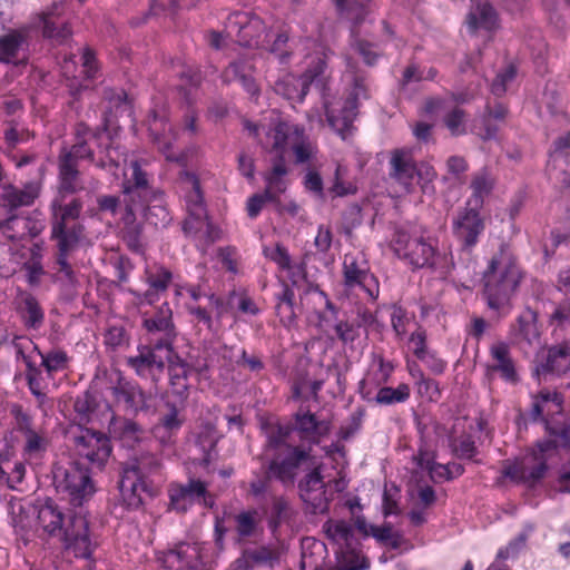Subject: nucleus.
<instances>
[{
  "label": "nucleus",
  "mask_w": 570,
  "mask_h": 570,
  "mask_svg": "<svg viewBox=\"0 0 570 570\" xmlns=\"http://www.w3.org/2000/svg\"><path fill=\"white\" fill-rule=\"evenodd\" d=\"M265 30L263 20L250 12L235 11L225 22L227 37L244 47L259 46L262 32Z\"/></svg>",
  "instance_id": "2eb2a0df"
},
{
  "label": "nucleus",
  "mask_w": 570,
  "mask_h": 570,
  "mask_svg": "<svg viewBox=\"0 0 570 570\" xmlns=\"http://www.w3.org/2000/svg\"><path fill=\"white\" fill-rule=\"evenodd\" d=\"M144 325L148 332H159L166 336H174V324L171 321V309L165 303L159 311L149 318L144 321Z\"/></svg>",
  "instance_id": "603ef678"
},
{
  "label": "nucleus",
  "mask_w": 570,
  "mask_h": 570,
  "mask_svg": "<svg viewBox=\"0 0 570 570\" xmlns=\"http://www.w3.org/2000/svg\"><path fill=\"white\" fill-rule=\"evenodd\" d=\"M11 414L14 419V429L22 438L39 430L35 425L33 417L28 412L23 411L22 406L14 405L11 410Z\"/></svg>",
  "instance_id": "0e129e2a"
},
{
  "label": "nucleus",
  "mask_w": 570,
  "mask_h": 570,
  "mask_svg": "<svg viewBox=\"0 0 570 570\" xmlns=\"http://www.w3.org/2000/svg\"><path fill=\"white\" fill-rule=\"evenodd\" d=\"M35 350L38 351V354L41 357V365L46 368L49 375L66 367L68 356L63 351H51L45 354L39 351L37 346H35Z\"/></svg>",
  "instance_id": "e2e57ef3"
},
{
  "label": "nucleus",
  "mask_w": 570,
  "mask_h": 570,
  "mask_svg": "<svg viewBox=\"0 0 570 570\" xmlns=\"http://www.w3.org/2000/svg\"><path fill=\"white\" fill-rule=\"evenodd\" d=\"M160 129L165 131L166 124L163 118H160L156 112H153V116L149 119V132L154 144L167 160L183 163L184 156L174 151L173 144L176 137L175 132L173 131V127L168 126L167 135L161 132Z\"/></svg>",
  "instance_id": "c756f323"
},
{
  "label": "nucleus",
  "mask_w": 570,
  "mask_h": 570,
  "mask_svg": "<svg viewBox=\"0 0 570 570\" xmlns=\"http://www.w3.org/2000/svg\"><path fill=\"white\" fill-rule=\"evenodd\" d=\"M490 355L493 363L488 366V372L499 373L505 382L515 384L519 376L509 346L499 342L491 346Z\"/></svg>",
  "instance_id": "2f4dec72"
},
{
  "label": "nucleus",
  "mask_w": 570,
  "mask_h": 570,
  "mask_svg": "<svg viewBox=\"0 0 570 570\" xmlns=\"http://www.w3.org/2000/svg\"><path fill=\"white\" fill-rule=\"evenodd\" d=\"M346 78L350 81L347 97L336 106L325 102V116L330 127L343 139L352 136L360 100L370 98L368 75L358 68L352 57H346Z\"/></svg>",
  "instance_id": "423d86ee"
},
{
  "label": "nucleus",
  "mask_w": 570,
  "mask_h": 570,
  "mask_svg": "<svg viewBox=\"0 0 570 570\" xmlns=\"http://www.w3.org/2000/svg\"><path fill=\"white\" fill-rule=\"evenodd\" d=\"M112 433L121 441L124 446L135 448L136 444L141 442L145 431L131 420H121L115 423Z\"/></svg>",
  "instance_id": "09e8293b"
},
{
  "label": "nucleus",
  "mask_w": 570,
  "mask_h": 570,
  "mask_svg": "<svg viewBox=\"0 0 570 570\" xmlns=\"http://www.w3.org/2000/svg\"><path fill=\"white\" fill-rule=\"evenodd\" d=\"M549 438L538 442V458H546L558 448H570V426L552 428L547 424L546 426Z\"/></svg>",
  "instance_id": "79ce46f5"
},
{
  "label": "nucleus",
  "mask_w": 570,
  "mask_h": 570,
  "mask_svg": "<svg viewBox=\"0 0 570 570\" xmlns=\"http://www.w3.org/2000/svg\"><path fill=\"white\" fill-rule=\"evenodd\" d=\"M265 435L264 453L262 456L264 475L250 482V493L255 498L269 492L272 479L283 485H293L298 470L311 460L309 450L293 445L288 442L291 429L278 422H265L262 425Z\"/></svg>",
  "instance_id": "f03ea898"
},
{
  "label": "nucleus",
  "mask_w": 570,
  "mask_h": 570,
  "mask_svg": "<svg viewBox=\"0 0 570 570\" xmlns=\"http://www.w3.org/2000/svg\"><path fill=\"white\" fill-rule=\"evenodd\" d=\"M547 471V459L533 454L505 466L504 474L511 480L533 487L544 478Z\"/></svg>",
  "instance_id": "5701e85b"
},
{
  "label": "nucleus",
  "mask_w": 570,
  "mask_h": 570,
  "mask_svg": "<svg viewBox=\"0 0 570 570\" xmlns=\"http://www.w3.org/2000/svg\"><path fill=\"white\" fill-rule=\"evenodd\" d=\"M83 237V226L79 223L71 225L51 224V239L56 243L55 256H70Z\"/></svg>",
  "instance_id": "c85d7f7f"
},
{
  "label": "nucleus",
  "mask_w": 570,
  "mask_h": 570,
  "mask_svg": "<svg viewBox=\"0 0 570 570\" xmlns=\"http://www.w3.org/2000/svg\"><path fill=\"white\" fill-rule=\"evenodd\" d=\"M29 28L19 30L6 29L0 22V61L12 62L19 52L28 46Z\"/></svg>",
  "instance_id": "473e14b6"
},
{
  "label": "nucleus",
  "mask_w": 570,
  "mask_h": 570,
  "mask_svg": "<svg viewBox=\"0 0 570 570\" xmlns=\"http://www.w3.org/2000/svg\"><path fill=\"white\" fill-rule=\"evenodd\" d=\"M570 372V344L562 343L548 348L542 362L535 365L533 375L547 381L549 375H562Z\"/></svg>",
  "instance_id": "b1692460"
},
{
  "label": "nucleus",
  "mask_w": 570,
  "mask_h": 570,
  "mask_svg": "<svg viewBox=\"0 0 570 570\" xmlns=\"http://www.w3.org/2000/svg\"><path fill=\"white\" fill-rule=\"evenodd\" d=\"M512 331L517 340L525 341L529 344L539 340L538 313L531 307L524 308L518 316L517 324Z\"/></svg>",
  "instance_id": "a19ab883"
},
{
  "label": "nucleus",
  "mask_w": 570,
  "mask_h": 570,
  "mask_svg": "<svg viewBox=\"0 0 570 570\" xmlns=\"http://www.w3.org/2000/svg\"><path fill=\"white\" fill-rule=\"evenodd\" d=\"M466 24L471 32H475L479 29L490 31L495 27L497 12L489 0H471Z\"/></svg>",
  "instance_id": "f704fd0d"
},
{
  "label": "nucleus",
  "mask_w": 570,
  "mask_h": 570,
  "mask_svg": "<svg viewBox=\"0 0 570 570\" xmlns=\"http://www.w3.org/2000/svg\"><path fill=\"white\" fill-rule=\"evenodd\" d=\"M292 132L287 139V144L284 146V148L274 150L276 154L284 155L285 149L291 146L294 155L295 160L297 164H304L309 160L312 155V147L309 144H306L301 139V135L303 134V130L299 129L297 126L291 125Z\"/></svg>",
  "instance_id": "5fc2aeb1"
},
{
  "label": "nucleus",
  "mask_w": 570,
  "mask_h": 570,
  "mask_svg": "<svg viewBox=\"0 0 570 570\" xmlns=\"http://www.w3.org/2000/svg\"><path fill=\"white\" fill-rule=\"evenodd\" d=\"M39 194V185L37 183H28L22 189L13 186L6 188L2 196L3 202L10 208V212L22 206H30Z\"/></svg>",
  "instance_id": "c03bdc74"
},
{
  "label": "nucleus",
  "mask_w": 570,
  "mask_h": 570,
  "mask_svg": "<svg viewBox=\"0 0 570 570\" xmlns=\"http://www.w3.org/2000/svg\"><path fill=\"white\" fill-rule=\"evenodd\" d=\"M295 294L287 283L282 284V292L276 294V314L283 323H292L295 320Z\"/></svg>",
  "instance_id": "864d4df0"
},
{
  "label": "nucleus",
  "mask_w": 570,
  "mask_h": 570,
  "mask_svg": "<svg viewBox=\"0 0 570 570\" xmlns=\"http://www.w3.org/2000/svg\"><path fill=\"white\" fill-rule=\"evenodd\" d=\"M394 252L414 268H432L448 272L453 265V257L440 254L430 238L412 237L406 232L397 230L394 237Z\"/></svg>",
  "instance_id": "0eeeda50"
},
{
  "label": "nucleus",
  "mask_w": 570,
  "mask_h": 570,
  "mask_svg": "<svg viewBox=\"0 0 570 570\" xmlns=\"http://www.w3.org/2000/svg\"><path fill=\"white\" fill-rule=\"evenodd\" d=\"M122 239L127 247L136 254L144 252L142 226L137 222V215L131 208H126L124 215Z\"/></svg>",
  "instance_id": "37998d69"
},
{
  "label": "nucleus",
  "mask_w": 570,
  "mask_h": 570,
  "mask_svg": "<svg viewBox=\"0 0 570 570\" xmlns=\"http://www.w3.org/2000/svg\"><path fill=\"white\" fill-rule=\"evenodd\" d=\"M301 499L312 508L313 513H323L328 508V499L320 466H313L299 481Z\"/></svg>",
  "instance_id": "aec40b11"
},
{
  "label": "nucleus",
  "mask_w": 570,
  "mask_h": 570,
  "mask_svg": "<svg viewBox=\"0 0 570 570\" xmlns=\"http://www.w3.org/2000/svg\"><path fill=\"white\" fill-rule=\"evenodd\" d=\"M243 125L249 135L258 139L262 148L268 151L284 148L293 129L288 122L284 121H277L267 126L244 120Z\"/></svg>",
  "instance_id": "6ab92c4d"
},
{
  "label": "nucleus",
  "mask_w": 570,
  "mask_h": 570,
  "mask_svg": "<svg viewBox=\"0 0 570 570\" xmlns=\"http://www.w3.org/2000/svg\"><path fill=\"white\" fill-rule=\"evenodd\" d=\"M279 561V552L271 546H259L256 548H246L242 556L237 558L233 566L235 570H253L256 567L274 566Z\"/></svg>",
  "instance_id": "cd10ccee"
},
{
  "label": "nucleus",
  "mask_w": 570,
  "mask_h": 570,
  "mask_svg": "<svg viewBox=\"0 0 570 570\" xmlns=\"http://www.w3.org/2000/svg\"><path fill=\"white\" fill-rule=\"evenodd\" d=\"M533 531L534 525L532 523H525L521 532L512 539L504 549L499 550L498 558L508 559L517 556L524 548L527 540Z\"/></svg>",
  "instance_id": "13d9d810"
},
{
  "label": "nucleus",
  "mask_w": 570,
  "mask_h": 570,
  "mask_svg": "<svg viewBox=\"0 0 570 570\" xmlns=\"http://www.w3.org/2000/svg\"><path fill=\"white\" fill-rule=\"evenodd\" d=\"M73 446L78 456L97 470L104 469L112 452L109 436L91 429L79 430L73 435Z\"/></svg>",
  "instance_id": "f8f14e48"
},
{
  "label": "nucleus",
  "mask_w": 570,
  "mask_h": 570,
  "mask_svg": "<svg viewBox=\"0 0 570 570\" xmlns=\"http://www.w3.org/2000/svg\"><path fill=\"white\" fill-rule=\"evenodd\" d=\"M68 2L69 0L55 1L33 18L30 28L40 31L53 45H66L72 36L69 22L62 19Z\"/></svg>",
  "instance_id": "ddd939ff"
},
{
  "label": "nucleus",
  "mask_w": 570,
  "mask_h": 570,
  "mask_svg": "<svg viewBox=\"0 0 570 570\" xmlns=\"http://www.w3.org/2000/svg\"><path fill=\"white\" fill-rule=\"evenodd\" d=\"M127 365L138 377L150 383L155 389L163 380L166 368V363L163 362L160 355L157 356L140 346H138L136 355L127 358Z\"/></svg>",
  "instance_id": "412c9836"
},
{
  "label": "nucleus",
  "mask_w": 570,
  "mask_h": 570,
  "mask_svg": "<svg viewBox=\"0 0 570 570\" xmlns=\"http://www.w3.org/2000/svg\"><path fill=\"white\" fill-rule=\"evenodd\" d=\"M346 167L337 165L334 171L333 184L328 188L327 193L332 197H344L356 193V186L352 183H345L344 176L346 174Z\"/></svg>",
  "instance_id": "052dcab7"
},
{
  "label": "nucleus",
  "mask_w": 570,
  "mask_h": 570,
  "mask_svg": "<svg viewBox=\"0 0 570 570\" xmlns=\"http://www.w3.org/2000/svg\"><path fill=\"white\" fill-rule=\"evenodd\" d=\"M325 62L318 59L314 67L301 77L285 73L275 80L274 90L286 99L302 102L312 88L318 92L325 89Z\"/></svg>",
  "instance_id": "9d476101"
},
{
  "label": "nucleus",
  "mask_w": 570,
  "mask_h": 570,
  "mask_svg": "<svg viewBox=\"0 0 570 570\" xmlns=\"http://www.w3.org/2000/svg\"><path fill=\"white\" fill-rule=\"evenodd\" d=\"M130 176L125 174L122 196L126 208H131L136 215L154 227H166L170 216L164 205V193L149 184L148 174L141 169L138 160H131Z\"/></svg>",
  "instance_id": "7ed1b4c3"
},
{
  "label": "nucleus",
  "mask_w": 570,
  "mask_h": 570,
  "mask_svg": "<svg viewBox=\"0 0 570 570\" xmlns=\"http://www.w3.org/2000/svg\"><path fill=\"white\" fill-rule=\"evenodd\" d=\"M82 206L83 204L80 198L75 197L67 202L66 198L62 200V196L59 195V197L51 203V224L71 225L72 223H77Z\"/></svg>",
  "instance_id": "ea45409f"
},
{
  "label": "nucleus",
  "mask_w": 570,
  "mask_h": 570,
  "mask_svg": "<svg viewBox=\"0 0 570 570\" xmlns=\"http://www.w3.org/2000/svg\"><path fill=\"white\" fill-rule=\"evenodd\" d=\"M282 426L289 428L291 433L296 431L299 439L308 445L318 444L321 440L330 433L331 423L326 420H320L309 410L301 407L294 414V424H281ZM304 448V445H302ZM306 449V446H305ZM311 451V446H307Z\"/></svg>",
  "instance_id": "a211bd4d"
},
{
  "label": "nucleus",
  "mask_w": 570,
  "mask_h": 570,
  "mask_svg": "<svg viewBox=\"0 0 570 570\" xmlns=\"http://www.w3.org/2000/svg\"><path fill=\"white\" fill-rule=\"evenodd\" d=\"M479 207L466 205L460 208L452 219V232L454 237L464 246L465 250L474 248L484 233L485 223L481 217Z\"/></svg>",
  "instance_id": "dca6fc26"
},
{
  "label": "nucleus",
  "mask_w": 570,
  "mask_h": 570,
  "mask_svg": "<svg viewBox=\"0 0 570 570\" xmlns=\"http://www.w3.org/2000/svg\"><path fill=\"white\" fill-rule=\"evenodd\" d=\"M390 176L396 183L410 191L414 185H421L423 189L432 183L436 173L426 163H416L412 149L400 148L392 151L390 159Z\"/></svg>",
  "instance_id": "1a4fd4ad"
},
{
  "label": "nucleus",
  "mask_w": 570,
  "mask_h": 570,
  "mask_svg": "<svg viewBox=\"0 0 570 570\" xmlns=\"http://www.w3.org/2000/svg\"><path fill=\"white\" fill-rule=\"evenodd\" d=\"M521 277L518 264L508 252L500 250L495 254L483 272V296L488 307L499 315L507 314Z\"/></svg>",
  "instance_id": "39448f33"
},
{
  "label": "nucleus",
  "mask_w": 570,
  "mask_h": 570,
  "mask_svg": "<svg viewBox=\"0 0 570 570\" xmlns=\"http://www.w3.org/2000/svg\"><path fill=\"white\" fill-rule=\"evenodd\" d=\"M493 181L485 168L478 171L471 181V188L473 190L472 196L466 202L469 206L481 207L483 199L492 190Z\"/></svg>",
  "instance_id": "8fccbe9b"
},
{
  "label": "nucleus",
  "mask_w": 570,
  "mask_h": 570,
  "mask_svg": "<svg viewBox=\"0 0 570 570\" xmlns=\"http://www.w3.org/2000/svg\"><path fill=\"white\" fill-rule=\"evenodd\" d=\"M169 381L188 380L191 373V366L184 361L177 353L166 362Z\"/></svg>",
  "instance_id": "69168bd1"
},
{
  "label": "nucleus",
  "mask_w": 570,
  "mask_h": 570,
  "mask_svg": "<svg viewBox=\"0 0 570 570\" xmlns=\"http://www.w3.org/2000/svg\"><path fill=\"white\" fill-rule=\"evenodd\" d=\"M287 174L288 168L284 155L276 154L272 159L271 168L264 174V180L266 183L264 191L277 202L279 196L285 193L287 188Z\"/></svg>",
  "instance_id": "72a5a7b5"
},
{
  "label": "nucleus",
  "mask_w": 570,
  "mask_h": 570,
  "mask_svg": "<svg viewBox=\"0 0 570 570\" xmlns=\"http://www.w3.org/2000/svg\"><path fill=\"white\" fill-rule=\"evenodd\" d=\"M82 159L90 160L95 165L96 150L94 148L90 149L83 128L81 127V124H79L77 127L76 142L68 151L60 155L59 160H69L68 163L78 167V160Z\"/></svg>",
  "instance_id": "a18cd8bd"
},
{
  "label": "nucleus",
  "mask_w": 570,
  "mask_h": 570,
  "mask_svg": "<svg viewBox=\"0 0 570 570\" xmlns=\"http://www.w3.org/2000/svg\"><path fill=\"white\" fill-rule=\"evenodd\" d=\"M104 124L109 126L114 119L130 111V102L122 89L105 88L104 90Z\"/></svg>",
  "instance_id": "4c0bfd02"
},
{
  "label": "nucleus",
  "mask_w": 570,
  "mask_h": 570,
  "mask_svg": "<svg viewBox=\"0 0 570 570\" xmlns=\"http://www.w3.org/2000/svg\"><path fill=\"white\" fill-rule=\"evenodd\" d=\"M197 557L195 548L181 543L164 557V567L169 570H193L191 560Z\"/></svg>",
  "instance_id": "49530a36"
},
{
  "label": "nucleus",
  "mask_w": 570,
  "mask_h": 570,
  "mask_svg": "<svg viewBox=\"0 0 570 570\" xmlns=\"http://www.w3.org/2000/svg\"><path fill=\"white\" fill-rule=\"evenodd\" d=\"M268 40L266 45L262 42V47L267 51L268 63H277L282 69L285 68L292 58L293 48L286 31L273 35H266Z\"/></svg>",
  "instance_id": "c9c22d12"
},
{
  "label": "nucleus",
  "mask_w": 570,
  "mask_h": 570,
  "mask_svg": "<svg viewBox=\"0 0 570 570\" xmlns=\"http://www.w3.org/2000/svg\"><path fill=\"white\" fill-rule=\"evenodd\" d=\"M267 527L274 538H278L279 528L288 523L295 514L289 500L284 495H272L267 510Z\"/></svg>",
  "instance_id": "e433bc0d"
},
{
  "label": "nucleus",
  "mask_w": 570,
  "mask_h": 570,
  "mask_svg": "<svg viewBox=\"0 0 570 570\" xmlns=\"http://www.w3.org/2000/svg\"><path fill=\"white\" fill-rule=\"evenodd\" d=\"M343 274L345 285L350 288L360 287L371 296H379L377 278L365 266H361L355 257L345 256L343 264Z\"/></svg>",
  "instance_id": "393cba45"
},
{
  "label": "nucleus",
  "mask_w": 570,
  "mask_h": 570,
  "mask_svg": "<svg viewBox=\"0 0 570 570\" xmlns=\"http://www.w3.org/2000/svg\"><path fill=\"white\" fill-rule=\"evenodd\" d=\"M252 65L245 59L239 58L232 61L223 71L222 80L224 83L229 85L234 81H240L252 72Z\"/></svg>",
  "instance_id": "bf43d9fd"
},
{
  "label": "nucleus",
  "mask_w": 570,
  "mask_h": 570,
  "mask_svg": "<svg viewBox=\"0 0 570 570\" xmlns=\"http://www.w3.org/2000/svg\"><path fill=\"white\" fill-rule=\"evenodd\" d=\"M170 509L184 513L191 505L203 501L205 505H212L208 502L209 494L206 483L198 479H189L187 483H173L168 489Z\"/></svg>",
  "instance_id": "f3484780"
},
{
  "label": "nucleus",
  "mask_w": 570,
  "mask_h": 570,
  "mask_svg": "<svg viewBox=\"0 0 570 570\" xmlns=\"http://www.w3.org/2000/svg\"><path fill=\"white\" fill-rule=\"evenodd\" d=\"M23 441L22 454L28 461L39 460L47 452L49 442L42 429L23 436Z\"/></svg>",
  "instance_id": "3c124183"
},
{
  "label": "nucleus",
  "mask_w": 570,
  "mask_h": 570,
  "mask_svg": "<svg viewBox=\"0 0 570 570\" xmlns=\"http://www.w3.org/2000/svg\"><path fill=\"white\" fill-rule=\"evenodd\" d=\"M73 407L80 421L88 422L96 409V400L90 392H85L77 396Z\"/></svg>",
  "instance_id": "774afa93"
},
{
  "label": "nucleus",
  "mask_w": 570,
  "mask_h": 570,
  "mask_svg": "<svg viewBox=\"0 0 570 570\" xmlns=\"http://www.w3.org/2000/svg\"><path fill=\"white\" fill-rule=\"evenodd\" d=\"M56 278L63 284L75 287L78 284L77 274L69 263V256H55Z\"/></svg>",
  "instance_id": "680f3d73"
},
{
  "label": "nucleus",
  "mask_w": 570,
  "mask_h": 570,
  "mask_svg": "<svg viewBox=\"0 0 570 570\" xmlns=\"http://www.w3.org/2000/svg\"><path fill=\"white\" fill-rule=\"evenodd\" d=\"M410 397V387L407 384H400L397 387H381L374 401L381 405H392L395 403H403Z\"/></svg>",
  "instance_id": "4d7b16f0"
},
{
  "label": "nucleus",
  "mask_w": 570,
  "mask_h": 570,
  "mask_svg": "<svg viewBox=\"0 0 570 570\" xmlns=\"http://www.w3.org/2000/svg\"><path fill=\"white\" fill-rule=\"evenodd\" d=\"M338 16L351 22V48L362 57L364 63L373 67L381 57L377 46L363 39L357 27L366 21L372 11V0H333Z\"/></svg>",
  "instance_id": "6e6552de"
},
{
  "label": "nucleus",
  "mask_w": 570,
  "mask_h": 570,
  "mask_svg": "<svg viewBox=\"0 0 570 570\" xmlns=\"http://www.w3.org/2000/svg\"><path fill=\"white\" fill-rule=\"evenodd\" d=\"M327 538L344 544L336 551L337 570H365L370 567L365 558L352 547L353 527L344 520H328L323 525Z\"/></svg>",
  "instance_id": "9b49d317"
},
{
  "label": "nucleus",
  "mask_w": 570,
  "mask_h": 570,
  "mask_svg": "<svg viewBox=\"0 0 570 570\" xmlns=\"http://www.w3.org/2000/svg\"><path fill=\"white\" fill-rule=\"evenodd\" d=\"M173 281V274L169 269L159 266L155 269L146 271V283L148 288L145 292L132 291L134 296L144 304H154L159 301Z\"/></svg>",
  "instance_id": "bb28decb"
},
{
  "label": "nucleus",
  "mask_w": 570,
  "mask_h": 570,
  "mask_svg": "<svg viewBox=\"0 0 570 570\" xmlns=\"http://www.w3.org/2000/svg\"><path fill=\"white\" fill-rule=\"evenodd\" d=\"M553 146L548 160L549 175L552 177L553 171L559 170L556 175V179L561 183L562 187L569 188L570 170H568V167L570 158V134L558 138Z\"/></svg>",
  "instance_id": "a878e982"
},
{
  "label": "nucleus",
  "mask_w": 570,
  "mask_h": 570,
  "mask_svg": "<svg viewBox=\"0 0 570 570\" xmlns=\"http://www.w3.org/2000/svg\"><path fill=\"white\" fill-rule=\"evenodd\" d=\"M18 313L28 330L37 331L45 323V312L38 299L30 293L21 295Z\"/></svg>",
  "instance_id": "58836bf2"
},
{
  "label": "nucleus",
  "mask_w": 570,
  "mask_h": 570,
  "mask_svg": "<svg viewBox=\"0 0 570 570\" xmlns=\"http://www.w3.org/2000/svg\"><path fill=\"white\" fill-rule=\"evenodd\" d=\"M83 128L88 145L90 149L96 150L95 166L117 175L116 170L120 166V159L124 153L120 151L119 146L116 145L112 136L108 131L104 124L102 128L91 129L85 124H81Z\"/></svg>",
  "instance_id": "4468645a"
},
{
  "label": "nucleus",
  "mask_w": 570,
  "mask_h": 570,
  "mask_svg": "<svg viewBox=\"0 0 570 570\" xmlns=\"http://www.w3.org/2000/svg\"><path fill=\"white\" fill-rule=\"evenodd\" d=\"M111 393L118 403H122L131 412H137L146 405L145 393L140 386L122 376L117 379Z\"/></svg>",
  "instance_id": "7c9ffc66"
},
{
  "label": "nucleus",
  "mask_w": 570,
  "mask_h": 570,
  "mask_svg": "<svg viewBox=\"0 0 570 570\" xmlns=\"http://www.w3.org/2000/svg\"><path fill=\"white\" fill-rule=\"evenodd\" d=\"M165 405L167 412L161 415L156 431L159 432L160 430H165L169 434H173L181 428L184 417L180 413L184 411L185 406L173 403L171 400H167Z\"/></svg>",
  "instance_id": "6e6d98bb"
},
{
  "label": "nucleus",
  "mask_w": 570,
  "mask_h": 570,
  "mask_svg": "<svg viewBox=\"0 0 570 570\" xmlns=\"http://www.w3.org/2000/svg\"><path fill=\"white\" fill-rule=\"evenodd\" d=\"M517 76V68L514 65L507 66L501 72H499L491 85V92L500 97L502 96L508 86L514 80Z\"/></svg>",
  "instance_id": "338daca9"
},
{
  "label": "nucleus",
  "mask_w": 570,
  "mask_h": 570,
  "mask_svg": "<svg viewBox=\"0 0 570 570\" xmlns=\"http://www.w3.org/2000/svg\"><path fill=\"white\" fill-rule=\"evenodd\" d=\"M69 160H59V195L62 200L68 195H73L78 191L92 193L99 188V181L92 177L86 178L80 175L77 166H73Z\"/></svg>",
  "instance_id": "4be33fe9"
},
{
  "label": "nucleus",
  "mask_w": 570,
  "mask_h": 570,
  "mask_svg": "<svg viewBox=\"0 0 570 570\" xmlns=\"http://www.w3.org/2000/svg\"><path fill=\"white\" fill-rule=\"evenodd\" d=\"M235 530L240 542L250 537H255L259 529V517L257 510L242 511L235 515Z\"/></svg>",
  "instance_id": "de8ad7c7"
},
{
  "label": "nucleus",
  "mask_w": 570,
  "mask_h": 570,
  "mask_svg": "<svg viewBox=\"0 0 570 570\" xmlns=\"http://www.w3.org/2000/svg\"><path fill=\"white\" fill-rule=\"evenodd\" d=\"M52 473L55 489L65 504L47 499L38 508V525L49 538L57 539L65 551L90 559L98 542L87 519L86 503L95 492L88 468L77 461L56 465Z\"/></svg>",
  "instance_id": "f257e3e1"
},
{
  "label": "nucleus",
  "mask_w": 570,
  "mask_h": 570,
  "mask_svg": "<svg viewBox=\"0 0 570 570\" xmlns=\"http://www.w3.org/2000/svg\"><path fill=\"white\" fill-rule=\"evenodd\" d=\"M161 462L153 453L142 452L130 458L121 469L119 491L124 504L137 510L158 493L154 478L160 473Z\"/></svg>",
  "instance_id": "20e7f679"
}]
</instances>
